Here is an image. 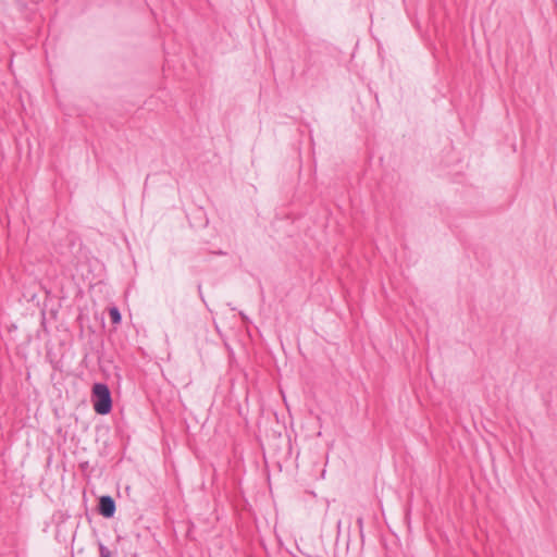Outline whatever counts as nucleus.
I'll return each mask as SVG.
<instances>
[{
	"instance_id": "nucleus-1",
	"label": "nucleus",
	"mask_w": 557,
	"mask_h": 557,
	"mask_svg": "<svg viewBox=\"0 0 557 557\" xmlns=\"http://www.w3.org/2000/svg\"><path fill=\"white\" fill-rule=\"evenodd\" d=\"M91 403L96 413L104 416L112 410L110 388L104 383H95L91 389Z\"/></svg>"
},
{
	"instance_id": "nucleus-2",
	"label": "nucleus",
	"mask_w": 557,
	"mask_h": 557,
	"mask_svg": "<svg viewBox=\"0 0 557 557\" xmlns=\"http://www.w3.org/2000/svg\"><path fill=\"white\" fill-rule=\"evenodd\" d=\"M115 500L110 495H103L98 502V512L104 518H112L115 513Z\"/></svg>"
},
{
	"instance_id": "nucleus-3",
	"label": "nucleus",
	"mask_w": 557,
	"mask_h": 557,
	"mask_svg": "<svg viewBox=\"0 0 557 557\" xmlns=\"http://www.w3.org/2000/svg\"><path fill=\"white\" fill-rule=\"evenodd\" d=\"M109 315H110L111 322L113 324H119L121 322V320H122L120 310L116 307H112L109 310Z\"/></svg>"
},
{
	"instance_id": "nucleus-4",
	"label": "nucleus",
	"mask_w": 557,
	"mask_h": 557,
	"mask_svg": "<svg viewBox=\"0 0 557 557\" xmlns=\"http://www.w3.org/2000/svg\"><path fill=\"white\" fill-rule=\"evenodd\" d=\"M99 553L100 557H111L110 549L101 543L99 544Z\"/></svg>"
}]
</instances>
